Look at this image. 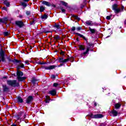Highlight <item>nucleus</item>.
<instances>
[{"label": "nucleus", "instance_id": "1", "mask_svg": "<svg viewBox=\"0 0 126 126\" xmlns=\"http://www.w3.org/2000/svg\"><path fill=\"white\" fill-rule=\"evenodd\" d=\"M7 84L9 86H11V87H19L20 86V84L19 82H17V80H7Z\"/></svg>", "mask_w": 126, "mask_h": 126}, {"label": "nucleus", "instance_id": "2", "mask_svg": "<svg viewBox=\"0 0 126 126\" xmlns=\"http://www.w3.org/2000/svg\"><path fill=\"white\" fill-rule=\"evenodd\" d=\"M6 63L5 60V52L4 51L2 48H1L0 50V63Z\"/></svg>", "mask_w": 126, "mask_h": 126}, {"label": "nucleus", "instance_id": "3", "mask_svg": "<svg viewBox=\"0 0 126 126\" xmlns=\"http://www.w3.org/2000/svg\"><path fill=\"white\" fill-rule=\"evenodd\" d=\"M94 47V44L91 43V42H89L87 44V50L85 52H83V53L81 54V56H86L87 54H89V51H90V47Z\"/></svg>", "mask_w": 126, "mask_h": 126}, {"label": "nucleus", "instance_id": "4", "mask_svg": "<svg viewBox=\"0 0 126 126\" xmlns=\"http://www.w3.org/2000/svg\"><path fill=\"white\" fill-rule=\"evenodd\" d=\"M15 24L20 28H23V27L25 26V24L22 21H16L15 22Z\"/></svg>", "mask_w": 126, "mask_h": 126}, {"label": "nucleus", "instance_id": "5", "mask_svg": "<svg viewBox=\"0 0 126 126\" xmlns=\"http://www.w3.org/2000/svg\"><path fill=\"white\" fill-rule=\"evenodd\" d=\"M90 117L92 119H102V118H104V115L101 114H97L95 115L91 114Z\"/></svg>", "mask_w": 126, "mask_h": 126}, {"label": "nucleus", "instance_id": "6", "mask_svg": "<svg viewBox=\"0 0 126 126\" xmlns=\"http://www.w3.org/2000/svg\"><path fill=\"white\" fill-rule=\"evenodd\" d=\"M9 20L8 17H4L2 18H0V24H7V22Z\"/></svg>", "mask_w": 126, "mask_h": 126}, {"label": "nucleus", "instance_id": "7", "mask_svg": "<svg viewBox=\"0 0 126 126\" xmlns=\"http://www.w3.org/2000/svg\"><path fill=\"white\" fill-rule=\"evenodd\" d=\"M23 114H24V111H20L15 116L17 121H18V120H20V123H21V121L22 120V118H21V117Z\"/></svg>", "mask_w": 126, "mask_h": 126}, {"label": "nucleus", "instance_id": "8", "mask_svg": "<svg viewBox=\"0 0 126 126\" xmlns=\"http://www.w3.org/2000/svg\"><path fill=\"white\" fill-rule=\"evenodd\" d=\"M58 66L56 65H52L50 66H42V68H44V69H46V70H51V69H54V68H56Z\"/></svg>", "mask_w": 126, "mask_h": 126}, {"label": "nucleus", "instance_id": "9", "mask_svg": "<svg viewBox=\"0 0 126 126\" xmlns=\"http://www.w3.org/2000/svg\"><path fill=\"white\" fill-rule=\"evenodd\" d=\"M34 100V97L32 95L29 96L26 101V103L28 104H32Z\"/></svg>", "mask_w": 126, "mask_h": 126}, {"label": "nucleus", "instance_id": "10", "mask_svg": "<svg viewBox=\"0 0 126 126\" xmlns=\"http://www.w3.org/2000/svg\"><path fill=\"white\" fill-rule=\"evenodd\" d=\"M73 34L74 35H78L80 38H82L83 39H84V40H85V41H86V45L88 44V43H89V42H88V39L86 38V37H85V36H84L83 35L78 33V32H73Z\"/></svg>", "mask_w": 126, "mask_h": 126}, {"label": "nucleus", "instance_id": "11", "mask_svg": "<svg viewBox=\"0 0 126 126\" xmlns=\"http://www.w3.org/2000/svg\"><path fill=\"white\" fill-rule=\"evenodd\" d=\"M42 3L44 5H46V6H52V7H56V5L52 4L51 3H50V2L45 0L42 1Z\"/></svg>", "mask_w": 126, "mask_h": 126}, {"label": "nucleus", "instance_id": "12", "mask_svg": "<svg viewBox=\"0 0 126 126\" xmlns=\"http://www.w3.org/2000/svg\"><path fill=\"white\" fill-rule=\"evenodd\" d=\"M62 57H59L58 59H57L56 61H58L59 63H67L69 61V59H64L63 61H62Z\"/></svg>", "mask_w": 126, "mask_h": 126}, {"label": "nucleus", "instance_id": "13", "mask_svg": "<svg viewBox=\"0 0 126 126\" xmlns=\"http://www.w3.org/2000/svg\"><path fill=\"white\" fill-rule=\"evenodd\" d=\"M52 31H47V29L44 28H42L40 29V31L39 32L40 34H43V33H52Z\"/></svg>", "mask_w": 126, "mask_h": 126}, {"label": "nucleus", "instance_id": "14", "mask_svg": "<svg viewBox=\"0 0 126 126\" xmlns=\"http://www.w3.org/2000/svg\"><path fill=\"white\" fill-rule=\"evenodd\" d=\"M2 87L3 88V92L4 93L5 92H9L10 89L6 85H2Z\"/></svg>", "mask_w": 126, "mask_h": 126}, {"label": "nucleus", "instance_id": "15", "mask_svg": "<svg viewBox=\"0 0 126 126\" xmlns=\"http://www.w3.org/2000/svg\"><path fill=\"white\" fill-rule=\"evenodd\" d=\"M48 93L52 96H56V95H57V91L56 90H51Z\"/></svg>", "mask_w": 126, "mask_h": 126}, {"label": "nucleus", "instance_id": "16", "mask_svg": "<svg viewBox=\"0 0 126 126\" xmlns=\"http://www.w3.org/2000/svg\"><path fill=\"white\" fill-rule=\"evenodd\" d=\"M17 78H19V77H21V76H23V72L19 71L18 70L17 71Z\"/></svg>", "mask_w": 126, "mask_h": 126}, {"label": "nucleus", "instance_id": "17", "mask_svg": "<svg viewBox=\"0 0 126 126\" xmlns=\"http://www.w3.org/2000/svg\"><path fill=\"white\" fill-rule=\"evenodd\" d=\"M23 102V99H22V97H21V96H19L17 97V103H20L21 104H22Z\"/></svg>", "mask_w": 126, "mask_h": 126}, {"label": "nucleus", "instance_id": "18", "mask_svg": "<svg viewBox=\"0 0 126 126\" xmlns=\"http://www.w3.org/2000/svg\"><path fill=\"white\" fill-rule=\"evenodd\" d=\"M89 31L91 32V34H95L97 31L95 29H92L91 27H89Z\"/></svg>", "mask_w": 126, "mask_h": 126}, {"label": "nucleus", "instance_id": "19", "mask_svg": "<svg viewBox=\"0 0 126 126\" xmlns=\"http://www.w3.org/2000/svg\"><path fill=\"white\" fill-rule=\"evenodd\" d=\"M60 3H62V5H63V6H65V7L68 8V3L67 2L61 0L60 1Z\"/></svg>", "mask_w": 126, "mask_h": 126}, {"label": "nucleus", "instance_id": "20", "mask_svg": "<svg viewBox=\"0 0 126 126\" xmlns=\"http://www.w3.org/2000/svg\"><path fill=\"white\" fill-rule=\"evenodd\" d=\"M93 22L91 20L87 21L86 22V25H88V26H93Z\"/></svg>", "mask_w": 126, "mask_h": 126}, {"label": "nucleus", "instance_id": "21", "mask_svg": "<svg viewBox=\"0 0 126 126\" xmlns=\"http://www.w3.org/2000/svg\"><path fill=\"white\" fill-rule=\"evenodd\" d=\"M121 107H122V104H121L120 103H117L115 104V108L116 110H119V109H120Z\"/></svg>", "mask_w": 126, "mask_h": 126}, {"label": "nucleus", "instance_id": "22", "mask_svg": "<svg viewBox=\"0 0 126 126\" xmlns=\"http://www.w3.org/2000/svg\"><path fill=\"white\" fill-rule=\"evenodd\" d=\"M111 113L112 114L114 117H117L118 116V114H119V113L117 112V111L115 110V109H113L111 111Z\"/></svg>", "mask_w": 126, "mask_h": 126}, {"label": "nucleus", "instance_id": "23", "mask_svg": "<svg viewBox=\"0 0 126 126\" xmlns=\"http://www.w3.org/2000/svg\"><path fill=\"white\" fill-rule=\"evenodd\" d=\"M71 17L75 18L77 21H80V18L78 17V16H76L74 14H71Z\"/></svg>", "mask_w": 126, "mask_h": 126}, {"label": "nucleus", "instance_id": "24", "mask_svg": "<svg viewBox=\"0 0 126 126\" xmlns=\"http://www.w3.org/2000/svg\"><path fill=\"white\" fill-rule=\"evenodd\" d=\"M3 3L5 5H6V7H9L10 6V2L9 1H7L6 0H4Z\"/></svg>", "mask_w": 126, "mask_h": 126}, {"label": "nucleus", "instance_id": "25", "mask_svg": "<svg viewBox=\"0 0 126 126\" xmlns=\"http://www.w3.org/2000/svg\"><path fill=\"white\" fill-rule=\"evenodd\" d=\"M20 68H25V66H24V64L22 63L21 65H18L17 66V70H19V69H20Z\"/></svg>", "mask_w": 126, "mask_h": 126}, {"label": "nucleus", "instance_id": "26", "mask_svg": "<svg viewBox=\"0 0 126 126\" xmlns=\"http://www.w3.org/2000/svg\"><path fill=\"white\" fill-rule=\"evenodd\" d=\"M27 77H20L19 78H18V81L21 82V81H24L25 79H26Z\"/></svg>", "mask_w": 126, "mask_h": 126}, {"label": "nucleus", "instance_id": "27", "mask_svg": "<svg viewBox=\"0 0 126 126\" xmlns=\"http://www.w3.org/2000/svg\"><path fill=\"white\" fill-rule=\"evenodd\" d=\"M53 27H54V28H56L57 30L61 29V26L60 25H57V23H55Z\"/></svg>", "mask_w": 126, "mask_h": 126}, {"label": "nucleus", "instance_id": "28", "mask_svg": "<svg viewBox=\"0 0 126 126\" xmlns=\"http://www.w3.org/2000/svg\"><path fill=\"white\" fill-rule=\"evenodd\" d=\"M114 12L116 14H118V13H120V12H122V10L120 8H117L116 9L114 10Z\"/></svg>", "mask_w": 126, "mask_h": 126}, {"label": "nucleus", "instance_id": "29", "mask_svg": "<svg viewBox=\"0 0 126 126\" xmlns=\"http://www.w3.org/2000/svg\"><path fill=\"white\" fill-rule=\"evenodd\" d=\"M79 48L81 51H84V50H85V47L83 45H79Z\"/></svg>", "mask_w": 126, "mask_h": 126}, {"label": "nucleus", "instance_id": "30", "mask_svg": "<svg viewBox=\"0 0 126 126\" xmlns=\"http://www.w3.org/2000/svg\"><path fill=\"white\" fill-rule=\"evenodd\" d=\"M46 9V7L42 5L40 6V12H43Z\"/></svg>", "mask_w": 126, "mask_h": 126}, {"label": "nucleus", "instance_id": "31", "mask_svg": "<svg viewBox=\"0 0 126 126\" xmlns=\"http://www.w3.org/2000/svg\"><path fill=\"white\" fill-rule=\"evenodd\" d=\"M21 60H18L17 59H14L13 60V63H21Z\"/></svg>", "mask_w": 126, "mask_h": 126}, {"label": "nucleus", "instance_id": "32", "mask_svg": "<svg viewBox=\"0 0 126 126\" xmlns=\"http://www.w3.org/2000/svg\"><path fill=\"white\" fill-rule=\"evenodd\" d=\"M21 5H22L23 7H26L27 6V3L26 2H21Z\"/></svg>", "mask_w": 126, "mask_h": 126}, {"label": "nucleus", "instance_id": "33", "mask_svg": "<svg viewBox=\"0 0 126 126\" xmlns=\"http://www.w3.org/2000/svg\"><path fill=\"white\" fill-rule=\"evenodd\" d=\"M118 8V5L117 4H114L112 5V10H115V9H117Z\"/></svg>", "mask_w": 126, "mask_h": 126}, {"label": "nucleus", "instance_id": "34", "mask_svg": "<svg viewBox=\"0 0 126 126\" xmlns=\"http://www.w3.org/2000/svg\"><path fill=\"white\" fill-rule=\"evenodd\" d=\"M41 19H47L48 18V15L46 14H44L43 15L41 16Z\"/></svg>", "mask_w": 126, "mask_h": 126}, {"label": "nucleus", "instance_id": "35", "mask_svg": "<svg viewBox=\"0 0 126 126\" xmlns=\"http://www.w3.org/2000/svg\"><path fill=\"white\" fill-rule=\"evenodd\" d=\"M75 27H72V28L70 29V30H69V32L71 33V32H74L75 31Z\"/></svg>", "mask_w": 126, "mask_h": 126}, {"label": "nucleus", "instance_id": "36", "mask_svg": "<svg viewBox=\"0 0 126 126\" xmlns=\"http://www.w3.org/2000/svg\"><path fill=\"white\" fill-rule=\"evenodd\" d=\"M58 8L61 10V11L63 13L65 12V9H63L62 6H60V7H58Z\"/></svg>", "mask_w": 126, "mask_h": 126}, {"label": "nucleus", "instance_id": "37", "mask_svg": "<svg viewBox=\"0 0 126 126\" xmlns=\"http://www.w3.org/2000/svg\"><path fill=\"white\" fill-rule=\"evenodd\" d=\"M3 34L5 37H6L7 36H8L9 34H10V32H4Z\"/></svg>", "mask_w": 126, "mask_h": 126}, {"label": "nucleus", "instance_id": "38", "mask_svg": "<svg viewBox=\"0 0 126 126\" xmlns=\"http://www.w3.org/2000/svg\"><path fill=\"white\" fill-rule=\"evenodd\" d=\"M67 59H69V61H70L72 63L74 61V58L73 57H69Z\"/></svg>", "mask_w": 126, "mask_h": 126}, {"label": "nucleus", "instance_id": "39", "mask_svg": "<svg viewBox=\"0 0 126 126\" xmlns=\"http://www.w3.org/2000/svg\"><path fill=\"white\" fill-rule=\"evenodd\" d=\"M36 81H37V80H36L35 78H32L31 82H32L33 84H35L36 83Z\"/></svg>", "mask_w": 126, "mask_h": 126}, {"label": "nucleus", "instance_id": "40", "mask_svg": "<svg viewBox=\"0 0 126 126\" xmlns=\"http://www.w3.org/2000/svg\"><path fill=\"white\" fill-rule=\"evenodd\" d=\"M26 14L28 16L31 15V12L30 11H26Z\"/></svg>", "mask_w": 126, "mask_h": 126}, {"label": "nucleus", "instance_id": "41", "mask_svg": "<svg viewBox=\"0 0 126 126\" xmlns=\"http://www.w3.org/2000/svg\"><path fill=\"white\" fill-rule=\"evenodd\" d=\"M59 83H54V84H53V86H54V87H58V86H59Z\"/></svg>", "mask_w": 126, "mask_h": 126}, {"label": "nucleus", "instance_id": "42", "mask_svg": "<svg viewBox=\"0 0 126 126\" xmlns=\"http://www.w3.org/2000/svg\"><path fill=\"white\" fill-rule=\"evenodd\" d=\"M54 38L55 39V40H59V39H60V35H57L55 37H54Z\"/></svg>", "mask_w": 126, "mask_h": 126}, {"label": "nucleus", "instance_id": "43", "mask_svg": "<svg viewBox=\"0 0 126 126\" xmlns=\"http://www.w3.org/2000/svg\"><path fill=\"white\" fill-rule=\"evenodd\" d=\"M82 30V27H78V28H76V30L78 31H80V30Z\"/></svg>", "mask_w": 126, "mask_h": 126}, {"label": "nucleus", "instance_id": "44", "mask_svg": "<svg viewBox=\"0 0 126 126\" xmlns=\"http://www.w3.org/2000/svg\"><path fill=\"white\" fill-rule=\"evenodd\" d=\"M84 7H85V4H81L80 8H81V9H83V8H84Z\"/></svg>", "mask_w": 126, "mask_h": 126}, {"label": "nucleus", "instance_id": "45", "mask_svg": "<svg viewBox=\"0 0 126 126\" xmlns=\"http://www.w3.org/2000/svg\"><path fill=\"white\" fill-rule=\"evenodd\" d=\"M101 126H107V122H104L103 123H102L101 124Z\"/></svg>", "mask_w": 126, "mask_h": 126}, {"label": "nucleus", "instance_id": "46", "mask_svg": "<svg viewBox=\"0 0 126 126\" xmlns=\"http://www.w3.org/2000/svg\"><path fill=\"white\" fill-rule=\"evenodd\" d=\"M51 78H52V79H56V75H52L51 76Z\"/></svg>", "mask_w": 126, "mask_h": 126}, {"label": "nucleus", "instance_id": "47", "mask_svg": "<svg viewBox=\"0 0 126 126\" xmlns=\"http://www.w3.org/2000/svg\"><path fill=\"white\" fill-rule=\"evenodd\" d=\"M1 9L3 10H5V11H7V8L5 7H3Z\"/></svg>", "mask_w": 126, "mask_h": 126}, {"label": "nucleus", "instance_id": "48", "mask_svg": "<svg viewBox=\"0 0 126 126\" xmlns=\"http://www.w3.org/2000/svg\"><path fill=\"white\" fill-rule=\"evenodd\" d=\"M50 100H51L50 99L46 98L45 100V103H49Z\"/></svg>", "mask_w": 126, "mask_h": 126}, {"label": "nucleus", "instance_id": "49", "mask_svg": "<svg viewBox=\"0 0 126 126\" xmlns=\"http://www.w3.org/2000/svg\"><path fill=\"white\" fill-rule=\"evenodd\" d=\"M111 16H106V19L107 20H110V19H111Z\"/></svg>", "mask_w": 126, "mask_h": 126}, {"label": "nucleus", "instance_id": "50", "mask_svg": "<svg viewBox=\"0 0 126 126\" xmlns=\"http://www.w3.org/2000/svg\"><path fill=\"white\" fill-rule=\"evenodd\" d=\"M47 63L38 62V64H46Z\"/></svg>", "mask_w": 126, "mask_h": 126}, {"label": "nucleus", "instance_id": "51", "mask_svg": "<svg viewBox=\"0 0 126 126\" xmlns=\"http://www.w3.org/2000/svg\"><path fill=\"white\" fill-rule=\"evenodd\" d=\"M30 25H33V24H35V21H32L30 23Z\"/></svg>", "mask_w": 126, "mask_h": 126}, {"label": "nucleus", "instance_id": "52", "mask_svg": "<svg viewBox=\"0 0 126 126\" xmlns=\"http://www.w3.org/2000/svg\"><path fill=\"white\" fill-rule=\"evenodd\" d=\"M60 55H62V56H64V52L61 50V52L60 53Z\"/></svg>", "mask_w": 126, "mask_h": 126}, {"label": "nucleus", "instance_id": "53", "mask_svg": "<svg viewBox=\"0 0 126 126\" xmlns=\"http://www.w3.org/2000/svg\"><path fill=\"white\" fill-rule=\"evenodd\" d=\"M8 62H9V63H13V60H11V59H9L8 60Z\"/></svg>", "mask_w": 126, "mask_h": 126}, {"label": "nucleus", "instance_id": "54", "mask_svg": "<svg viewBox=\"0 0 126 126\" xmlns=\"http://www.w3.org/2000/svg\"><path fill=\"white\" fill-rule=\"evenodd\" d=\"M63 65H64V64L61 63L60 65H58V67H60V66H63Z\"/></svg>", "mask_w": 126, "mask_h": 126}, {"label": "nucleus", "instance_id": "55", "mask_svg": "<svg viewBox=\"0 0 126 126\" xmlns=\"http://www.w3.org/2000/svg\"><path fill=\"white\" fill-rule=\"evenodd\" d=\"M25 63H26V64H29V61L26 60V61H25Z\"/></svg>", "mask_w": 126, "mask_h": 126}, {"label": "nucleus", "instance_id": "56", "mask_svg": "<svg viewBox=\"0 0 126 126\" xmlns=\"http://www.w3.org/2000/svg\"><path fill=\"white\" fill-rule=\"evenodd\" d=\"M23 1H24L25 2H27V3L28 1H30V0H23Z\"/></svg>", "mask_w": 126, "mask_h": 126}, {"label": "nucleus", "instance_id": "57", "mask_svg": "<svg viewBox=\"0 0 126 126\" xmlns=\"http://www.w3.org/2000/svg\"><path fill=\"white\" fill-rule=\"evenodd\" d=\"M122 11H124V9H125V7L124 6H122L121 7V9Z\"/></svg>", "mask_w": 126, "mask_h": 126}, {"label": "nucleus", "instance_id": "58", "mask_svg": "<svg viewBox=\"0 0 126 126\" xmlns=\"http://www.w3.org/2000/svg\"><path fill=\"white\" fill-rule=\"evenodd\" d=\"M26 114H25L23 116V117L22 119L24 120V119H26Z\"/></svg>", "mask_w": 126, "mask_h": 126}, {"label": "nucleus", "instance_id": "59", "mask_svg": "<svg viewBox=\"0 0 126 126\" xmlns=\"http://www.w3.org/2000/svg\"><path fill=\"white\" fill-rule=\"evenodd\" d=\"M87 2L86 1V0H84V4H85L86 5V4H87Z\"/></svg>", "mask_w": 126, "mask_h": 126}, {"label": "nucleus", "instance_id": "60", "mask_svg": "<svg viewBox=\"0 0 126 126\" xmlns=\"http://www.w3.org/2000/svg\"><path fill=\"white\" fill-rule=\"evenodd\" d=\"M2 78L4 79H7V76H4Z\"/></svg>", "mask_w": 126, "mask_h": 126}, {"label": "nucleus", "instance_id": "61", "mask_svg": "<svg viewBox=\"0 0 126 126\" xmlns=\"http://www.w3.org/2000/svg\"><path fill=\"white\" fill-rule=\"evenodd\" d=\"M19 18H23V15H20L19 16Z\"/></svg>", "mask_w": 126, "mask_h": 126}, {"label": "nucleus", "instance_id": "62", "mask_svg": "<svg viewBox=\"0 0 126 126\" xmlns=\"http://www.w3.org/2000/svg\"><path fill=\"white\" fill-rule=\"evenodd\" d=\"M94 107H96L97 106V103L94 102Z\"/></svg>", "mask_w": 126, "mask_h": 126}, {"label": "nucleus", "instance_id": "63", "mask_svg": "<svg viewBox=\"0 0 126 126\" xmlns=\"http://www.w3.org/2000/svg\"><path fill=\"white\" fill-rule=\"evenodd\" d=\"M12 76H16V75L15 74V73H13L12 74Z\"/></svg>", "mask_w": 126, "mask_h": 126}, {"label": "nucleus", "instance_id": "64", "mask_svg": "<svg viewBox=\"0 0 126 126\" xmlns=\"http://www.w3.org/2000/svg\"><path fill=\"white\" fill-rule=\"evenodd\" d=\"M11 126H17V125L16 124H12Z\"/></svg>", "mask_w": 126, "mask_h": 126}]
</instances>
